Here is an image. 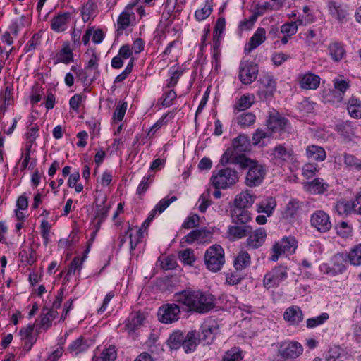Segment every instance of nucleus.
<instances>
[{"mask_svg":"<svg viewBox=\"0 0 361 361\" xmlns=\"http://www.w3.org/2000/svg\"><path fill=\"white\" fill-rule=\"evenodd\" d=\"M173 297L175 302L199 314L207 313L215 307L214 296L200 290L185 289L175 293Z\"/></svg>","mask_w":361,"mask_h":361,"instance_id":"obj_1","label":"nucleus"},{"mask_svg":"<svg viewBox=\"0 0 361 361\" xmlns=\"http://www.w3.org/2000/svg\"><path fill=\"white\" fill-rule=\"evenodd\" d=\"M250 141L248 135L240 134L232 141V145L227 148L221 157L220 163L223 166L238 165L239 160L250 159L245 153L250 151Z\"/></svg>","mask_w":361,"mask_h":361,"instance_id":"obj_2","label":"nucleus"},{"mask_svg":"<svg viewBox=\"0 0 361 361\" xmlns=\"http://www.w3.org/2000/svg\"><path fill=\"white\" fill-rule=\"evenodd\" d=\"M240 169H247L245 178V184L249 188H255L260 185L266 176L265 167L256 159H243L239 160Z\"/></svg>","mask_w":361,"mask_h":361,"instance_id":"obj_3","label":"nucleus"},{"mask_svg":"<svg viewBox=\"0 0 361 361\" xmlns=\"http://www.w3.org/2000/svg\"><path fill=\"white\" fill-rule=\"evenodd\" d=\"M238 173L230 167L214 171L211 177L212 185L215 189L225 190L238 182Z\"/></svg>","mask_w":361,"mask_h":361,"instance_id":"obj_4","label":"nucleus"},{"mask_svg":"<svg viewBox=\"0 0 361 361\" xmlns=\"http://www.w3.org/2000/svg\"><path fill=\"white\" fill-rule=\"evenodd\" d=\"M265 126L272 136L276 133L282 135L285 133H288L291 128L289 121L275 110L269 113Z\"/></svg>","mask_w":361,"mask_h":361,"instance_id":"obj_5","label":"nucleus"},{"mask_svg":"<svg viewBox=\"0 0 361 361\" xmlns=\"http://www.w3.org/2000/svg\"><path fill=\"white\" fill-rule=\"evenodd\" d=\"M224 250L219 245L210 246L204 254V263L207 268L213 272L219 271L224 264Z\"/></svg>","mask_w":361,"mask_h":361,"instance_id":"obj_6","label":"nucleus"},{"mask_svg":"<svg viewBox=\"0 0 361 361\" xmlns=\"http://www.w3.org/2000/svg\"><path fill=\"white\" fill-rule=\"evenodd\" d=\"M298 247V242L293 236L283 237L281 241L276 243L272 249V255L270 260L276 262L282 254L292 255L295 252Z\"/></svg>","mask_w":361,"mask_h":361,"instance_id":"obj_7","label":"nucleus"},{"mask_svg":"<svg viewBox=\"0 0 361 361\" xmlns=\"http://www.w3.org/2000/svg\"><path fill=\"white\" fill-rule=\"evenodd\" d=\"M302 353V345L298 341L290 340L281 342L277 350L278 355L284 360L296 359Z\"/></svg>","mask_w":361,"mask_h":361,"instance_id":"obj_8","label":"nucleus"},{"mask_svg":"<svg viewBox=\"0 0 361 361\" xmlns=\"http://www.w3.org/2000/svg\"><path fill=\"white\" fill-rule=\"evenodd\" d=\"M287 277V268L281 265L277 266L264 275L263 285L267 289L276 288Z\"/></svg>","mask_w":361,"mask_h":361,"instance_id":"obj_9","label":"nucleus"},{"mask_svg":"<svg viewBox=\"0 0 361 361\" xmlns=\"http://www.w3.org/2000/svg\"><path fill=\"white\" fill-rule=\"evenodd\" d=\"M258 66L253 62L245 61L240 63L239 79L244 85H250L257 78Z\"/></svg>","mask_w":361,"mask_h":361,"instance_id":"obj_10","label":"nucleus"},{"mask_svg":"<svg viewBox=\"0 0 361 361\" xmlns=\"http://www.w3.org/2000/svg\"><path fill=\"white\" fill-rule=\"evenodd\" d=\"M180 307L175 303L166 304L159 307L158 317L161 322L164 324L173 323L179 319Z\"/></svg>","mask_w":361,"mask_h":361,"instance_id":"obj_11","label":"nucleus"},{"mask_svg":"<svg viewBox=\"0 0 361 361\" xmlns=\"http://www.w3.org/2000/svg\"><path fill=\"white\" fill-rule=\"evenodd\" d=\"M219 332V328L216 321H206L201 326V332L198 333L199 341L203 342L204 344H210Z\"/></svg>","mask_w":361,"mask_h":361,"instance_id":"obj_12","label":"nucleus"},{"mask_svg":"<svg viewBox=\"0 0 361 361\" xmlns=\"http://www.w3.org/2000/svg\"><path fill=\"white\" fill-rule=\"evenodd\" d=\"M310 224L321 233L329 231L332 226L329 216L322 210H317L311 215Z\"/></svg>","mask_w":361,"mask_h":361,"instance_id":"obj_13","label":"nucleus"},{"mask_svg":"<svg viewBox=\"0 0 361 361\" xmlns=\"http://www.w3.org/2000/svg\"><path fill=\"white\" fill-rule=\"evenodd\" d=\"M271 155L273 159L279 164L290 162L295 158L293 149L290 147H286L283 144H279L275 146Z\"/></svg>","mask_w":361,"mask_h":361,"instance_id":"obj_14","label":"nucleus"},{"mask_svg":"<svg viewBox=\"0 0 361 361\" xmlns=\"http://www.w3.org/2000/svg\"><path fill=\"white\" fill-rule=\"evenodd\" d=\"M262 87L258 90L257 94L261 99H267L274 96L276 89V82L273 76L265 75L260 79Z\"/></svg>","mask_w":361,"mask_h":361,"instance_id":"obj_15","label":"nucleus"},{"mask_svg":"<svg viewBox=\"0 0 361 361\" xmlns=\"http://www.w3.org/2000/svg\"><path fill=\"white\" fill-rule=\"evenodd\" d=\"M72 14L69 12L59 13L51 20V28L56 32H63L68 27Z\"/></svg>","mask_w":361,"mask_h":361,"instance_id":"obj_16","label":"nucleus"},{"mask_svg":"<svg viewBox=\"0 0 361 361\" xmlns=\"http://www.w3.org/2000/svg\"><path fill=\"white\" fill-rule=\"evenodd\" d=\"M231 221L234 224H245L251 220V214L245 208L233 205L231 209Z\"/></svg>","mask_w":361,"mask_h":361,"instance_id":"obj_17","label":"nucleus"},{"mask_svg":"<svg viewBox=\"0 0 361 361\" xmlns=\"http://www.w3.org/2000/svg\"><path fill=\"white\" fill-rule=\"evenodd\" d=\"M347 260V254H335L331 259V267L329 268V270L327 271V273H331L334 275L343 273L346 269L345 263Z\"/></svg>","mask_w":361,"mask_h":361,"instance_id":"obj_18","label":"nucleus"},{"mask_svg":"<svg viewBox=\"0 0 361 361\" xmlns=\"http://www.w3.org/2000/svg\"><path fill=\"white\" fill-rule=\"evenodd\" d=\"M246 240L247 246L252 249H257L262 246L265 241L267 233L264 228H259L247 235Z\"/></svg>","mask_w":361,"mask_h":361,"instance_id":"obj_19","label":"nucleus"},{"mask_svg":"<svg viewBox=\"0 0 361 361\" xmlns=\"http://www.w3.org/2000/svg\"><path fill=\"white\" fill-rule=\"evenodd\" d=\"M146 319L145 313L141 312H133L130 314L125 324L126 329L130 333H135L143 325Z\"/></svg>","mask_w":361,"mask_h":361,"instance_id":"obj_20","label":"nucleus"},{"mask_svg":"<svg viewBox=\"0 0 361 361\" xmlns=\"http://www.w3.org/2000/svg\"><path fill=\"white\" fill-rule=\"evenodd\" d=\"M252 228L249 225L235 224L228 228V235L231 240H238L247 237L252 231Z\"/></svg>","mask_w":361,"mask_h":361,"instance_id":"obj_21","label":"nucleus"},{"mask_svg":"<svg viewBox=\"0 0 361 361\" xmlns=\"http://www.w3.org/2000/svg\"><path fill=\"white\" fill-rule=\"evenodd\" d=\"M300 85L304 90H316L320 84L319 75L307 73L299 76Z\"/></svg>","mask_w":361,"mask_h":361,"instance_id":"obj_22","label":"nucleus"},{"mask_svg":"<svg viewBox=\"0 0 361 361\" xmlns=\"http://www.w3.org/2000/svg\"><path fill=\"white\" fill-rule=\"evenodd\" d=\"M283 319L290 325H298L303 319V314L298 306L287 308L283 314Z\"/></svg>","mask_w":361,"mask_h":361,"instance_id":"obj_23","label":"nucleus"},{"mask_svg":"<svg viewBox=\"0 0 361 361\" xmlns=\"http://www.w3.org/2000/svg\"><path fill=\"white\" fill-rule=\"evenodd\" d=\"M255 198L256 196L251 191L245 190L236 195L234 200V205L247 209L253 204Z\"/></svg>","mask_w":361,"mask_h":361,"instance_id":"obj_24","label":"nucleus"},{"mask_svg":"<svg viewBox=\"0 0 361 361\" xmlns=\"http://www.w3.org/2000/svg\"><path fill=\"white\" fill-rule=\"evenodd\" d=\"M266 39V31L264 28L259 27L250 38L248 44L245 47V51L250 53L252 50L261 45Z\"/></svg>","mask_w":361,"mask_h":361,"instance_id":"obj_25","label":"nucleus"},{"mask_svg":"<svg viewBox=\"0 0 361 361\" xmlns=\"http://www.w3.org/2000/svg\"><path fill=\"white\" fill-rule=\"evenodd\" d=\"M356 204L355 201L341 200L336 202L335 210L343 216H347L354 213L356 214Z\"/></svg>","mask_w":361,"mask_h":361,"instance_id":"obj_26","label":"nucleus"},{"mask_svg":"<svg viewBox=\"0 0 361 361\" xmlns=\"http://www.w3.org/2000/svg\"><path fill=\"white\" fill-rule=\"evenodd\" d=\"M199 341L198 332L191 331L188 332L185 336H183V343L182 347L185 353L193 352L198 344Z\"/></svg>","mask_w":361,"mask_h":361,"instance_id":"obj_27","label":"nucleus"},{"mask_svg":"<svg viewBox=\"0 0 361 361\" xmlns=\"http://www.w3.org/2000/svg\"><path fill=\"white\" fill-rule=\"evenodd\" d=\"M327 49L331 59L335 62L342 60L346 54L344 46L341 42H331Z\"/></svg>","mask_w":361,"mask_h":361,"instance_id":"obj_28","label":"nucleus"},{"mask_svg":"<svg viewBox=\"0 0 361 361\" xmlns=\"http://www.w3.org/2000/svg\"><path fill=\"white\" fill-rule=\"evenodd\" d=\"M305 154L308 159L317 161H323L326 158V153L324 149L316 145H308L306 147Z\"/></svg>","mask_w":361,"mask_h":361,"instance_id":"obj_29","label":"nucleus"},{"mask_svg":"<svg viewBox=\"0 0 361 361\" xmlns=\"http://www.w3.org/2000/svg\"><path fill=\"white\" fill-rule=\"evenodd\" d=\"M58 313L54 309L44 307L40 314L39 328L47 331L51 326L52 321L56 317Z\"/></svg>","mask_w":361,"mask_h":361,"instance_id":"obj_30","label":"nucleus"},{"mask_svg":"<svg viewBox=\"0 0 361 361\" xmlns=\"http://www.w3.org/2000/svg\"><path fill=\"white\" fill-rule=\"evenodd\" d=\"M258 213H264L270 216L276 207V200L272 197H266L256 204Z\"/></svg>","mask_w":361,"mask_h":361,"instance_id":"obj_31","label":"nucleus"},{"mask_svg":"<svg viewBox=\"0 0 361 361\" xmlns=\"http://www.w3.org/2000/svg\"><path fill=\"white\" fill-rule=\"evenodd\" d=\"M73 61V54L68 43L63 44L62 49L57 54L55 63L68 64Z\"/></svg>","mask_w":361,"mask_h":361,"instance_id":"obj_32","label":"nucleus"},{"mask_svg":"<svg viewBox=\"0 0 361 361\" xmlns=\"http://www.w3.org/2000/svg\"><path fill=\"white\" fill-rule=\"evenodd\" d=\"M89 346L87 340L85 339L83 336H80L68 345L67 350L70 353L78 355L87 350Z\"/></svg>","mask_w":361,"mask_h":361,"instance_id":"obj_33","label":"nucleus"},{"mask_svg":"<svg viewBox=\"0 0 361 361\" xmlns=\"http://www.w3.org/2000/svg\"><path fill=\"white\" fill-rule=\"evenodd\" d=\"M329 8L330 13L338 21L343 20L348 15L346 6L338 4L335 1H330L329 3Z\"/></svg>","mask_w":361,"mask_h":361,"instance_id":"obj_34","label":"nucleus"},{"mask_svg":"<svg viewBox=\"0 0 361 361\" xmlns=\"http://www.w3.org/2000/svg\"><path fill=\"white\" fill-rule=\"evenodd\" d=\"M300 208V201L292 199L286 204V208L283 212V216L285 219L294 218Z\"/></svg>","mask_w":361,"mask_h":361,"instance_id":"obj_35","label":"nucleus"},{"mask_svg":"<svg viewBox=\"0 0 361 361\" xmlns=\"http://www.w3.org/2000/svg\"><path fill=\"white\" fill-rule=\"evenodd\" d=\"M251 262V257L246 251H240L234 261V267L236 270H243L247 268Z\"/></svg>","mask_w":361,"mask_h":361,"instance_id":"obj_36","label":"nucleus"},{"mask_svg":"<svg viewBox=\"0 0 361 361\" xmlns=\"http://www.w3.org/2000/svg\"><path fill=\"white\" fill-rule=\"evenodd\" d=\"M348 261L353 266L361 265V243L353 247L348 253Z\"/></svg>","mask_w":361,"mask_h":361,"instance_id":"obj_37","label":"nucleus"},{"mask_svg":"<svg viewBox=\"0 0 361 361\" xmlns=\"http://www.w3.org/2000/svg\"><path fill=\"white\" fill-rule=\"evenodd\" d=\"M183 334L180 331L173 332L167 340L169 348L171 350L180 348L183 343Z\"/></svg>","mask_w":361,"mask_h":361,"instance_id":"obj_38","label":"nucleus"},{"mask_svg":"<svg viewBox=\"0 0 361 361\" xmlns=\"http://www.w3.org/2000/svg\"><path fill=\"white\" fill-rule=\"evenodd\" d=\"M213 11L212 0H207L204 6L196 10L195 13V17L197 20L202 21L208 18Z\"/></svg>","mask_w":361,"mask_h":361,"instance_id":"obj_39","label":"nucleus"},{"mask_svg":"<svg viewBox=\"0 0 361 361\" xmlns=\"http://www.w3.org/2000/svg\"><path fill=\"white\" fill-rule=\"evenodd\" d=\"M347 109L351 117L355 118H361V102L357 99L350 98L348 101Z\"/></svg>","mask_w":361,"mask_h":361,"instance_id":"obj_40","label":"nucleus"},{"mask_svg":"<svg viewBox=\"0 0 361 361\" xmlns=\"http://www.w3.org/2000/svg\"><path fill=\"white\" fill-rule=\"evenodd\" d=\"M273 136L269 131L262 128H257L252 135V142L253 145L257 146H264L265 144L263 141L265 138H272Z\"/></svg>","mask_w":361,"mask_h":361,"instance_id":"obj_41","label":"nucleus"},{"mask_svg":"<svg viewBox=\"0 0 361 361\" xmlns=\"http://www.w3.org/2000/svg\"><path fill=\"white\" fill-rule=\"evenodd\" d=\"M256 116L253 113L245 112L237 118V123L242 128L250 127L255 123Z\"/></svg>","mask_w":361,"mask_h":361,"instance_id":"obj_42","label":"nucleus"},{"mask_svg":"<svg viewBox=\"0 0 361 361\" xmlns=\"http://www.w3.org/2000/svg\"><path fill=\"white\" fill-rule=\"evenodd\" d=\"M329 314L326 312H323L317 317L307 319L306 322V326L308 329L315 328L324 324L329 319Z\"/></svg>","mask_w":361,"mask_h":361,"instance_id":"obj_43","label":"nucleus"},{"mask_svg":"<svg viewBox=\"0 0 361 361\" xmlns=\"http://www.w3.org/2000/svg\"><path fill=\"white\" fill-rule=\"evenodd\" d=\"M131 14H134L131 13ZM130 13L127 10H124L118 16L117 23L118 25V30L123 31L126 30L130 24Z\"/></svg>","mask_w":361,"mask_h":361,"instance_id":"obj_44","label":"nucleus"},{"mask_svg":"<svg viewBox=\"0 0 361 361\" xmlns=\"http://www.w3.org/2000/svg\"><path fill=\"white\" fill-rule=\"evenodd\" d=\"M176 98V92L173 90H170V88H166L161 97L160 98V100H161L162 106L169 107L172 104L173 101Z\"/></svg>","mask_w":361,"mask_h":361,"instance_id":"obj_45","label":"nucleus"},{"mask_svg":"<svg viewBox=\"0 0 361 361\" xmlns=\"http://www.w3.org/2000/svg\"><path fill=\"white\" fill-rule=\"evenodd\" d=\"M252 104L250 97L249 95L244 94L240 97L238 101L234 106V109L240 111L249 109Z\"/></svg>","mask_w":361,"mask_h":361,"instance_id":"obj_46","label":"nucleus"},{"mask_svg":"<svg viewBox=\"0 0 361 361\" xmlns=\"http://www.w3.org/2000/svg\"><path fill=\"white\" fill-rule=\"evenodd\" d=\"M344 163L346 166L355 169L356 170H361V159L356 158L352 154H344Z\"/></svg>","mask_w":361,"mask_h":361,"instance_id":"obj_47","label":"nucleus"},{"mask_svg":"<svg viewBox=\"0 0 361 361\" xmlns=\"http://www.w3.org/2000/svg\"><path fill=\"white\" fill-rule=\"evenodd\" d=\"M179 259L185 264L192 265L195 261L194 252L192 249H185L179 252Z\"/></svg>","mask_w":361,"mask_h":361,"instance_id":"obj_48","label":"nucleus"},{"mask_svg":"<svg viewBox=\"0 0 361 361\" xmlns=\"http://www.w3.org/2000/svg\"><path fill=\"white\" fill-rule=\"evenodd\" d=\"M310 187L312 188V190L317 193H323L326 190L327 184H325L323 182L322 179L315 178L312 181L308 183Z\"/></svg>","mask_w":361,"mask_h":361,"instance_id":"obj_49","label":"nucleus"},{"mask_svg":"<svg viewBox=\"0 0 361 361\" xmlns=\"http://www.w3.org/2000/svg\"><path fill=\"white\" fill-rule=\"evenodd\" d=\"M116 358V350L114 346L104 349L100 355L102 361H114Z\"/></svg>","mask_w":361,"mask_h":361,"instance_id":"obj_50","label":"nucleus"},{"mask_svg":"<svg viewBox=\"0 0 361 361\" xmlns=\"http://www.w3.org/2000/svg\"><path fill=\"white\" fill-rule=\"evenodd\" d=\"M317 171V165L314 163H307L302 167V175L307 178H312Z\"/></svg>","mask_w":361,"mask_h":361,"instance_id":"obj_51","label":"nucleus"},{"mask_svg":"<svg viewBox=\"0 0 361 361\" xmlns=\"http://www.w3.org/2000/svg\"><path fill=\"white\" fill-rule=\"evenodd\" d=\"M297 22H290L285 23L281 27V32L288 37L294 35L297 32Z\"/></svg>","mask_w":361,"mask_h":361,"instance_id":"obj_52","label":"nucleus"},{"mask_svg":"<svg viewBox=\"0 0 361 361\" xmlns=\"http://www.w3.org/2000/svg\"><path fill=\"white\" fill-rule=\"evenodd\" d=\"M176 200V196H172L171 198H163L156 204L154 208L159 214H161L172 202Z\"/></svg>","mask_w":361,"mask_h":361,"instance_id":"obj_53","label":"nucleus"},{"mask_svg":"<svg viewBox=\"0 0 361 361\" xmlns=\"http://www.w3.org/2000/svg\"><path fill=\"white\" fill-rule=\"evenodd\" d=\"M169 73L170 75V79L168 82V84L166 87V88H171L176 85L178 83V81L181 76L183 71L180 70H169Z\"/></svg>","mask_w":361,"mask_h":361,"instance_id":"obj_54","label":"nucleus"},{"mask_svg":"<svg viewBox=\"0 0 361 361\" xmlns=\"http://www.w3.org/2000/svg\"><path fill=\"white\" fill-rule=\"evenodd\" d=\"M127 109L126 102H118L114 111V118L115 120L121 121L125 116Z\"/></svg>","mask_w":361,"mask_h":361,"instance_id":"obj_55","label":"nucleus"},{"mask_svg":"<svg viewBox=\"0 0 361 361\" xmlns=\"http://www.w3.org/2000/svg\"><path fill=\"white\" fill-rule=\"evenodd\" d=\"M85 257L86 256H84L82 259L75 257L70 264L67 275L70 276L73 274L77 269H81Z\"/></svg>","mask_w":361,"mask_h":361,"instance_id":"obj_56","label":"nucleus"},{"mask_svg":"<svg viewBox=\"0 0 361 361\" xmlns=\"http://www.w3.org/2000/svg\"><path fill=\"white\" fill-rule=\"evenodd\" d=\"M241 360L242 357L240 353L239 350L235 348L227 351L223 357V361H240Z\"/></svg>","mask_w":361,"mask_h":361,"instance_id":"obj_57","label":"nucleus"},{"mask_svg":"<svg viewBox=\"0 0 361 361\" xmlns=\"http://www.w3.org/2000/svg\"><path fill=\"white\" fill-rule=\"evenodd\" d=\"M200 217L197 214L189 216L183 222L182 227L183 228L190 229L195 228L198 225Z\"/></svg>","mask_w":361,"mask_h":361,"instance_id":"obj_58","label":"nucleus"},{"mask_svg":"<svg viewBox=\"0 0 361 361\" xmlns=\"http://www.w3.org/2000/svg\"><path fill=\"white\" fill-rule=\"evenodd\" d=\"M34 324H29L20 330L19 334L21 336L22 339L33 340L35 338L32 336L34 331Z\"/></svg>","mask_w":361,"mask_h":361,"instance_id":"obj_59","label":"nucleus"},{"mask_svg":"<svg viewBox=\"0 0 361 361\" xmlns=\"http://www.w3.org/2000/svg\"><path fill=\"white\" fill-rule=\"evenodd\" d=\"M226 26V20L224 18H219L216 22L214 31V37L217 38L219 37L220 35L223 33Z\"/></svg>","mask_w":361,"mask_h":361,"instance_id":"obj_60","label":"nucleus"},{"mask_svg":"<svg viewBox=\"0 0 361 361\" xmlns=\"http://www.w3.org/2000/svg\"><path fill=\"white\" fill-rule=\"evenodd\" d=\"M39 127L37 125L30 128L26 133V139L29 145L32 146V144L35 142L37 137L38 136Z\"/></svg>","mask_w":361,"mask_h":361,"instance_id":"obj_61","label":"nucleus"},{"mask_svg":"<svg viewBox=\"0 0 361 361\" xmlns=\"http://www.w3.org/2000/svg\"><path fill=\"white\" fill-rule=\"evenodd\" d=\"M150 178V176H144L143 178L142 179L141 182L140 183L137 188V193L139 195H143L148 189L149 184L151 183Z\"/></svg>","mask_w":361,"mask_h":361,"instance_id":"obj_62","label":"nucleus"},{"mask_svg":"<svg viewBox=\"0 0 361 361\" xmlns=\"http://www.w3.org/2000/svg\"><path fill=\"white\" fill-rule=\"evenodd\" d=\"M39 36L38 34H35L31 39L25 46V51L26 53L33 51L37 47V45L39 43Z\"/></svg>","mask_w":361,"mask_h":361,"instance_id":"obj_63","label":"nucleus"},{"mask_svg":"<svg viewBox=\"0 0 361 361\" xmlns=\"http://www.w3.org/2000/svg\"><path fill=\"white\" fill-rule=\"evenodd\" d=\"M82 96L79 94H74L69 101V105L71 109H72L75 112L78 111L79 106L80 103L82 102Z\"/></svg>","mask_w":361,"mask_h":361,"instance_id":"obj_64","label":"nucleus"}]
</instances>
